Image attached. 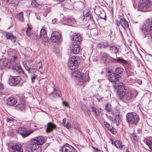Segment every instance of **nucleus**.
<instances>
[{
  "label": "nucleus",
  "instance_id": "603ef678",
  "mask_svg": "<svg viewBox=\"0 0 152 152\" xmlns=\"http://www.w3.org/2000/svg\"><path fill=\"white\" fill-rule=\"evenodd\" d=\"M4 86L2 83H0V89L3 90L4 89Z\"/></svg>",
  "mask_w": 152,
  "mask_h": 152
},
{
  "label": "nucleus",
  "instance_id": "9b49d317",
  "mask_svg": "<svg viewBox=\"0 0 152 152\" xmlns=\"http://www.w3.org/2000/svg\"><path fill=\"white\" fill-rule=\"evenodd\" d=\"M11 66V63L7 59H2L0 60V68L1 69L5 68H9Z\"/></svg>",
  "mask_w": 152,
  "mask_h": 152
},
{
  "label": "nucleus",
  "instance_id": "e433bc0d",
  "mask_svg": "<svg viewBox=\"0 0 152 152\" xmlns=\"http://www.w3.org/2000/svg\"><path fill=\"white\" fill-rule=\"evenodd\" d=\"M110 50H112L113 53H117L118 52V50L115 45L110 47Z\"/></svg>",
  "mask_w": 152,
  "mask_h": 152
},
{
  "label": "nucleus",
  "instance_id": "9d476101",
  "mask_svg": "<svg viewBox=\"0 0 152 152\" xmlns=\"http://www.w3.org/2000/svg\"><path fill=\"white\" fill-rule=\"evenodd\" d=\"M142 29L143 33L152 30V18L148 19L146 20L145 26H143Z\"/></svg>",
  "mask_w": 152,
  "mask_h": 152
},
{
  "label": "nucleus",
  "instance_id": "4468645a",
  "mask_svg": "<svg viewBox=\"0 0 152 152\" xmlns=\"http://www.w3.org/2000/svg\"><path fill=\"white\" fill-rule=\"evenodd\" d=\"M32 140H34L35 142L37 143L39 145H42L45 142V139L42 136L36 137L31 139Z\"/></svg>",
  "mask_w": 152,
  "mask_h": 152
},
{
  "label": "nucleus",
  "instance_id": "1a4fd4ad",
  "mask_svg": "<svg viewBox=\"0 0 152 152\" xmlns=\"http://www.w3.org/2000/svg\"><path fill=\"white\" fill-rule=\"evenodd\" d=\"M34 140H31L30 141V147L32 152H40L41 151L40 145L35 142Z\"/></svg>",
  "mask_w": 152,
  "mask_h": 152
},
{
  "label": "nucleus",
  "instance_id": "09e8293b",
  "mask_svg": "<svg viewBox=\"0 0 152 152\" xmlns=\"http://www.w3.org/2000/svg\"><path fill=\"white\" fill-rule=\"evenodd\" d=\"M63 104L66 107H69V105L68 103L67 102H66L65 101H63Z\"/></svg>",
  "mask_w": 152,
  "mask_h": 152
},
{
  "label": "nucleus",
  "instance_id": "aec40b11",
  "mask_svg": "<svg viewBox=\"0 0 152 152\" xmlns=\"http://www.w3.org/2000/svg\"><path fill=\"white\" fill-rule=\"evenodd\" d=\"M17 102L16 99L13 97L8 98L7 100V104L10 106H13Z\"/></svg>",
  "mask_w": 152,
  "mask_h": 152
},
{
  "label": "nucleus",
  "instance_id": "ddd939ff",
  "mask_svg": "<svg viewBox=\"0 0 152 152\" xmlns=\"http://www.w3.org/2000/svg\"><path fill=\"white\" fill-rule=\"evenodd\" d=\"M63 152H75L74 148L69 144L64 145L62 149Z\"/></svg>",
  "mask_w": 152,
  "mask_h": 152
},
{
  "label": "nucleus",
  "instance_id": "4be33fe9",
  "mask_svg": "<svg viewBox=\"0 0 152 152\" xmlns=\"http://www.w3.org/2000/svg\"><path fill=\"white\" fill-rule=\"evenodd\" d=\"M12 69L15 73H20L22 71L21 66L19 64H17L13 66L12 67Z\"/></svg>",
  "mask_w": 152,
  "mask_h": 152
},
{
  "label": "nucleus",
  "instance_id": "72a5a7b5",
  "mask_svg": "<svg viewBox=\"0 0 152 152\" xmlns=\"http://www.w3.org/2000/svg\"><path fill=\"white\" fill-rule=\"evenodd\" d=\"M131 138L132 142L134 143L137 142L138 139V137L134 134L131 135Z\"/></svg>",
  "mask_w": 152,
  "mask_h": 152
},
{
  "label": "nucleus",
  "instance_id": "6ab92c4d",
  "mask_svg": "<svg viewBox=\"0 0 152 152\" xmlns=\"http://www.w3.org/2000/svg\"><path fill=\"white\" fill-rule=\"evenodd\" d=\"M112 144L113 143L112 142ZM114 145L117 148H119L121 150H123L125 149V146L122 145V142L119 140H116L114 142Z\"/></svg>",
  "mask_w": 152,
  "mask_h": 152
},
{
  "label": "nucleus",
  "instance_id": "4d7b16f0",
  "mask_svg": "<svg viewBox=\"0 0 152 152\" xmlns=\"http://www.w3.org/2000/svg\"><path fill=\"white\" fill-rule=\"evenodd\" d=\"M94 150H95V152H97L98 151V150L97 148H94Z\"/></svg>",
  "mask_w": 152,
  "mask_h": 152
},
{
  "label": "nucleus",
  "instance_id": "7ed1b4c3",
  "mask_svg": "<svg viewBox=\"0 0 152 152\" xmlns=\"http://www.w3.org/2000/svg\"><path fill=\"white\" fill-rule=\"evenodd\" d=\"M72 75L73 78H77L80 85H81L86 81L85 75L79 71H75L72 73Z\"/></svg>",
  "mask_w": 152,
  "mask_h": 152
},
{
  "label": "nucleus",
  "instance_id": "20e7f679",
  "mask_svg": "<svg viewBox=\"0 0 152 152\" xmlns=\"http://www.w3.org/2000/svg\"><path fill=\"white\" fill-rule=\"evenodd\" d=\"M151 5L150 0H140L138 7L141 11L145 12L148 11V8L150 7Z\"/></svg>",
  "mask_w": 152,
  "mask_h": 152
},
{
  "label": "nucleus",
  "instance_id": "37998d69",
  "mask_svg": "<svg viewBox=\"0 0 152 152\" xmlns=\"http://www.w3.org/2000/svg\"><path fill=\"white\" fill-rule=\"evenodd\" d=\"M65 127L68 129H70L72 127V125L70 123L67 122L66 124L65 125Z\"/></svg>",
  "mask_w": 152,
  "mask_h": 152
},
{
  "label": "nucleus",
  "instance_id": "e2e57ef3",
  "mask_svg": "<svg viewBox=\"0 0 152 152\" xmlns=\"http://www.w3.org/2000/svg\"><path fill=\"white\" fill-rule=\"evenodd\" d=\"M103 19H104L105 20H106V18H103Z\"/></svg>",
  "mask_w": 152,
  "mask_h": 152
},
{
  "label": "nucleus",
  "instance_id": "4c0bfd02",
  "mask_svg": "<svg viewBox=\"0 0 152 152\" xmlns=\"http://www.w3.org/2000/svg\"><path fill=\"white\" fill-rule=\"evenodd\" d=\"M146 144L148 146L149 148L152 150V143L150 140H147L146 141Z\"/></svg>",
  "mask_w": 152,
  "mask_h": 152
},
{
  "label": "nucleus",
  "instance_id": "f257e3e1",
  "mask_svg": "<svg viewBox=\"0 0 152 152\" xmlns=\"http://www.w3.org/2000/svg\"><path fill=\"white\" fill-rule=\"evenodd\" d=\"M127 120L129 124H136L138 122L139 117L138 115L135 112H131L126 115Z\"/></svg>",
  "mask_w": 152,
  "mask_h": 152
},
{
  "label": "nucleus",
  "instance_id": "5fc2aeb1",
  "mask_svg": "<svg viewBox=\"0 0 152 152\" xmlns=\"http://www.w3.org/2000/svg\"><path fill=\"white\" fill-rule=\"evenodd\" d=\"M50 9L49 7H48L47 8V10L45 11V13H48L50 12Z\"/></svg>",
  "mask_w": 152,
  "mask_h": 152
},
{
  "label": "nucleus",
  "instance_id": "a19ab883",
  "mask_svg": "<svg viewBox=\"0 0 152 152\" xmlns=\"http://www.w3.org/2000/svg\"><path fill=\"white\" fill-rule=\"evenodd\" d=\"M31 28L29 26H28L27 30L26 31V33L29 37L31 35Z\"/></svg>",
  "mask_w": 152,
  "mask_h": 152
},
{
  "label": "nucleus",
  "instance_id": "c756f323",
  "mask_svg": "<svg viewBox=\"0 0 152 152\" xmlns=\"http://www.w3.org/2000/svg\"><path fill=\"white\" fill-rule=\"evenodd\" d=\"M113 59L116 61L118 63L125 64L127 63V61L124 60L123 58L120 57L117 58L116 59L113 58Z\"/></svg>",
  "mask_w": 152,
  "mask_h": 152
},
{
  "label": "nucleus",
  "instance_id": "680f3d73",
  "mask_svg": "<svg viewBox=\"0 0 152 152\" xmlns=\"http://www.w3.org/2000/svg\"><path fill=\"white\" fill-rule=\"evenodd\" d=\"M7 1H9L10 0H6Z\"/></svg>",
  "mask_w": 152,
  "mask_h": 152
},
{
  "label": "nucleus",
  "instance_id": "a878e982",
  "mask_svg": "<svg viewBox=\"0 0 152 152\" xmlns=\"http://www.w3.org/2000/svg\"><path fill=\"white\" fill-rule=\"evenodd\" d=\"M52 96L54 97L60 96L61 93L60 90L58 88L54 89L53 92L51 93Z\"/></svg>",
  "mask_w": 152,
  "mask_h": 152
},
{
  "label": "nucleus",
  "instance_id": "58836bf2",
  "mask_svg": "<svg viewBox=\"0 0 152 152\" xmlns=\"http://www.w3.org/2000/svg\"><path fill=\"white\" fill-rule=\"evenodd\" d=\"M72 127H73L76 130H77L78 129V124L75 121L73 122L72 124Z\"/></svg>",
  "mask_w": 152,
  "mask_h": 152
},
{
  "label": "nucleus",
  "instance_id": "49530a36",
  "mask_svg": "<svg viewBox=\"0 0 152 152\" xmlns=\"http://www.w3.org/2000/svg\"><path fill=\"white\" fill-rule=\"evenodd\" d=\"M96 99L99 102L102 101V98H100L98 95H96Z\"/></svg>",
  "mask_w": 152,
  "mask_h": 152
},
{
  "label": "nucleus",
  "instance_id": "6e6d98bb",
  "mask_svg": "<svg viewBox=\"0 0 152 152\" xmlns=\"http://www.w3.org/2000/svg\"><path fill=\"white\" fill-rule=\"evenodd\" d=\"M89 14L88 13L86 12V13L85 12H84L83 13V16L85 17H87L88 16Z\"/></svg>",
  "mask_w": 152,
  "mask_h": 152
},
{
  "label": "nucleus",
  "instance_id": "13d9d810",
  "mask_svg": "<svg viewBox=\"0 0 152 152\" xmlns=\"http://www.w3.org/2000/svg\"><path fill=\"white\" fill-rule=\"evenodd\" d=\"M42 66H40L39 67V69H38V70L39 71H40L42 70Z\"/></svg>",
  "mask_w": 152,
  "mask_h": 152
},
{
  "label": "nucleus",
  "instance_id": "423d86ee",
  "mask_svg": "<svg viewBox=\"0 0 152 152\" xmlns=\"http://www.w3.org/2000/svg\"><path fill=\"white\" fill-rule=\"evenodd\" d=\"M108 73L109 81L113 83L114 85L115 86L116 82L119 81L120 76L119 75H115L111 69H108Z\"/></svg>",
  "mask_w": 152,
  "mask_h": 152
},
{
  "label": "nucleus",
  "instance_id": "864d4df0",
  "mask_svg": "<svg viewBox=\"0 0 152 152\" xmlns=\"http://www.w3.org/2000/svg\"><path fill=\"white\" fill-rule=\"evenodd\" d=\"M72 20H73L72 19L70 18H67L66 20L67 22L70 23L72 21Z\"/></svg>",
  "mask_w": 152,
  "mask_h": 152
},
{
  "label": "nucleus",
  "instance_id": "69168bd1",
  "mask_svg": "<svg viewBox=\"0 0 152 152\" xmlns=\"http://www.w3.org/2000/svg\"><path fill=\"white\" fill-rule=\"evenodd\" d=\"M126 152H129V151H127Z\"/></svg>",
  "mask_w": 152,
  "mask_h": 152
},
{
  "label": "nucleus",
  "instance_id": "2f4dec72",
  "mask_svg": "<svg viewBox=\"0 0 152 152\" xmlns=\"http://www.w3.org/2000/svg\"><path fill=\"white\" fill-rule=\"evenodd\" d=\"M90 110H91L92 114H94L95 116H98L99 115V113L98 112L97 113L96 111V108L93 107H91L90 108Z\"/></svg>",
  "mask_w": 152,
  "mask_h": 152
},
{
  "label": "nucleus",
  "instance_id": "f8f14e48",
  "mask_svg": "<svg viewBox=\"0 0 152 152\" xmlns=\"http://www.w3.org/2000/svg\"><path fill=\"white\" fill-rule=\"evenodd\" d=\"M61 34L57 31L53 32L51 34V40L52 42H55L59 39H60Z\"/></svg>",
  "mask_w": 152,
  "mask_h": 152
},
{
  "label": "nucleus",
  "instance_id": "0e129e2a",
  "mask_svg": "<svg viewBox=\"0 0 152 152\" xmlns=\"http://www.w3.org/2000/svg\"><path fill=\"white\" fill-rule=\"evenodd\" d=\"M90 113H88V115H89Z\"/></svg>",
  "mask_w": 152,
  "mask_h": 152
},
{
  "label": "nucleus",
  "instance_id": "412c9836",
  "mask_svg": "<svg viewBox=\"0 0 152 152\" xmlns=\"http://www.w3.org/2000/svg\"><path fill=\"white\" fill-rule=\"evenodd\" d=\"M72 40L77 42H80L81 39V37L79 34L75 33L71 37Z\"/></svg>",
  "mask_w": 152,
  "mask_h": 152
},
{
  "label": "nucleus",
  "instance_id": "f3484780",
  "mask_svg": "<svg viewBox=\"0 0 152 152\" xmlns=\"http://www.w3.org/2000/svg\"><path fill=\"white\" fill-rule=\"evenodd\" d=\"M110 56L106 53H102L100 58L102 62L106 63L109 62Z\"/></svg>",
  "mask_w": 152,
  "mask_h": 152
},
{
  "label": "nucleus",
  "instance_id": "7c9ffc66",
  "mask_svg": "<svg viewBox=\"0 0 152 152\" xmlns=\"http://www.w3.org/2000/svg\"><path fill=\"white\" fill-rule=\"evenodd\" d=\"M25 107V105L23 104H18L15 107V109L18 110H23Z\"/></svg>",
  "mask_w": 152,
  "mask_h": 152
},
{
  "label": "nucleus",
  "instance_id": "3c124183",
  "mask_svg": "<svg viewBox=\"0 0 152 152\" xmlns=\"http://www.w3.org/2000/svg\"><path fill=\"white\" fill-rule=\"evenodd\" d=\"M6 121L7 122H9V123L12 122L13 121L12 119H11L9 118H7V119Z\"/></svg>",
  "mask_w": 152,
  "mask_h": 152
},
{
  "label": "nucleus",
  "instance_id": "c85d7f7f",
  "mask_svg": "<svg viewBox=\"0 0 152 152\" xmlns=\"http://www.w3.org/2000/svg\"><path fill=\"white\" fill-rule=\"evenodd\" d=\"M24 66L25 69L28 72L31 73L33 72H31V66L29 64L28 61H27L26 62V64H24Z\"/></svg>",
  "mask_w": 152,
  "mask_h": 152
},
{
  "label": "nucleus",
  "instance_id": "6e6552de",
  "mask_svg": "<svg viewBox=\"0 0 152 152\" xmlns=\"http://www.w3.org/2000/svg\"><path fill=\"white\" fill-rule=\"evenodd\" d=\"M68 65L71 69H76L78 66L77 57L73 56L69 58Z\"/></svg>",
  "mask_w": 152,
  "mask_h": 152
},
{
  "label": "nucleus",
  "instance_id": "473e14b6",
  "mask_svg": "<svg viewBox=\"0 0 152 152\" xmlns=\"http://www.w3.org/2000/svg\"><path fill=\"white\" fill-rule=\"evenodd\" d=\"M115 72L116 74H117L115 75L118 76L119 75L120 76V77L121 76L119 75V74L121 75L122 73L123 72L122 69L120 67H116L115 69Z\"/></svg>",
  "mask_w": 152,
  "mask_h": 152
},
{
  "label": "nucleus",
  "instance_id": "de8ad7c7",
  "mask_svg": "<svg viewBox=\"0 0 152 152\" xmlns=\"http://www.w3.org/2000/svg\"><path fill=\"white\" fill-rule=\"evenodd\" d=\"M104 124L106 127L108 128L110 127V124L108 123L104 122Z\"/></svg>",
  "mask_w": 152,
  "mask_h": 152
},
{
  "label": "nucleus",
  "instance_id": "393cba45",
  "mask_svg": "<svg viewBox=\"0 0 152 152\" xmlns=\"http://www.w3.org/2000/svg\"><path fill=\"white\" fill-rule=\"evenodd\" d=\"M6 37L7 39H9L12 41L15 42L16 40V37L14 36L12 34L10 33H6Z\"/></svg>",
  "mask_w": 152,
  "mask_h": 152
},
{
  "label": "nucleus",
  "instance_id": "a18cd8bd",
  "mask_svg": "<svg viewBox=\"0 0 152 152\" xmlns=\"http://www.w3.org/2000/svg\"><path fill=\"white\" fill-rule=\"evenodd\" d=\"M37 77V75L34 74L31 76V78L32 83L34 82Z\"/></svg>",
  "mask_w": 152,
  "mask_h": 152
},
{
  "label": "nucleus",
  "instance_id": "0eeeda50",
  "mask_svg": "<svg viewBox=\"0 0 152 152\" xmlns=\"http://www.w3.org/2000/svg\"><path fill=\"white\" fill-rule=\"evenodd\" d=\"M118 88L117 90V94L119 97L121 99L124 98V96L126 92V86L123 83H119L118 84Z\"/></svg>",
  "mask_w": 152,
  "mask_h": 152
},
{
  "label": "nucleus",
  "instance_id": "f03ea898",
  "mask_svg": "<svg viewBox=\"0 0 152 152\" xmlns=\"http://www.w3.org/2000/svg\"><path fill=\"white\" fill-rule=\"evenodd\" d=\"M35 130V129L27 130L26 128L20 126L18 129L17 132L20 134L23 138H25L29 136Z\"/></svg>",
  "mask_w": 152,
  "mask_h": 152
},
{
  "label": "nucleus",
  "instance_id": "b1692460",
  "mask_svg": "<svg viewBox=\"0 0 152 152\" xmlns=\"http://www.w3.org/2000/svg\"><path fill=\"white\" fill-rule=\"evenodd\" d=\"M20 77H14L11 78L10 80V82L12 84L15 85L18 84L20 81Z\"/></svg>",
  "mask_w": 152,
  "mask_h": 152
},
{
  "label": "nucleus",
  "instance_id": "bb28decb",
  "mask_svg": "<svg viewBox=\"0 0 152 152\" xmlns=\"http://www.w3.org/2000/svg\"><path fill=\"white\" fill-rule=\"evenodd\" d=\"M12 148L13 150V151H17L19 152H23V149L20 146L18 145H15L12 146Z\"/></svg>",
  "mask_w": 152,
  "mask_h": 152
},
{
  "label": "nucleus",
  "instance_id": "5701e85b",
  "mask_svg": "<svg viewBox=\"0 0 152 152\" xmlns=\"http://www.w3.org/2000/svg\"><path fill=\"white\" fill-rule=\"evenodd\" d=\"M97 48L99 49H105L109 47L107 42H103L99 43L97 45Z\"/></svg>",
  "mask_w": 152,
  "mask_h": 152
},
{
  "label": "nucleus",
  "instance_id": "c9c22d12",
  "mask_svg": "<svg viewBox=\"0 0 152 152\" xmlns=\"http://www.w3.org/2000/svg\"><path fill=\"white\" fill-rule=\"evenodd\" d=\"M46 31L45 27H43L41 30L40 34V38H41L42 36L46 34Z\"/></svg>",
  "mask_w": 152,
  "mask_h": 152
},
{
  "label": "nucleus",
  "instance_id": "a211bd4d",
  "mask_svg": "<svg viewBox=\"0 0 152 152\" xmlns=\"http://www.w3.org/2000/svg\"><path fill=\"white\" fill-rule=\"evenodd\" d=\"M56 128V126L54 123L49 122L47 124L46 131L47 132L49 133Z\"/></svg>",
  "mask_w": 152,
  "mask_h": 152
},
{
  "label": "nucleus",
  "instance_id": "39448f33",
  "mask_svg": "<svg viewBox=\"0 0 152 152\" xmlns=\"http://www.w3.org/2000/svg\"><path fill=\"white\" fill-rule=\"evenodd\" d=\"M116 24L118 26L119 30H126L129 28V25L128 22L124 18H121L119 21H116Z\"/></svg>",
  "mask_w": 152,
  "mask_h": 152
},
{
  "label": "nucleus",
  "instance_id": "c03bdc74",
  "mask_svg": "<svg viewBox=\"0 0 152 152\" xmlns=\"http://www.w3.org/2000/svg\"><path fill=\"white\" fill-rule=\"evenodd\" d=\"M36 1L37 0H32L31 4L33 7H35L37 5L39 4Z\"/></svg>",
  "mask_w": 152,
  "mask_h": 152
},
{
  "label": "nucleus",
  "instance_id": "cd10ccee",
  "mask_svg": "<svg viewBox=\"0 0 152 152\" xmlns=\"http://www.w3.org/2000/svg\"><path fill=\"white\" fill-rule=\"evenodd\" d=\"M15 18L23 22L24 21L23 12H20L18 13L16 15Z\"/></svg>",
  "mask_w": 152,
  "mask_h": 152
},
{
  "label": "nucleus",
  "instance_id": "dca6fc26",
  "mask_svg": "<svg viewBox=\"0 0 152 152\" xmlns=\"http://www.w3.org/2000/svg\"><path fill=\"white\" fill-rule=\"evenodd\" d=\"M133 97V94L132 92L129 90H127L124 98L127 100H131Z\"/></svg>",
  "mask_w": 152,
  "mask_h": 152
},
{
  "label": "nucleus",
  "instance_id": "bf43d9fd",
  "mask_svg": "<svg viewBox=\"0 0 152 152\" xmlns=\"http://www.w3.org/2000/svg\"><path fill=\"white\" fill-rule=\"evenodd\" d=\"M119 114H116V116H115V119H116V118H117L118 119V118H119Z\"/></svg>",
  "mask_w": 152,
  "mask_h": 152
},
{
  "label": "nucleus",
  "instance_id": "8fccbe9b",
  "mask_svg": "<svg viewBox=\"0 0 152 152\" xmlns=\"http://www.w3.org/2000/svg\"><path fill=\"white\" fill-rule=\"evenodd\" d=\"M66 119L65 118H64L63 120V121L62 122V125L63 126H65V123L66 122Z\"/></svg>",
  "mask_w": 152,
  "mask_h": 152
},
{
  "label": "nucleus",
  "instance_id": "79ce46f5",
  "mask_svg": "<svg viewBox=\"0 0 152 152\" xmlns=\"http://www.w3.org/2000/svg\"><path fill=\"white\" fill-rule=\"evenodd\" d=\"M81 109L85 112L87 113L88 111L87 107L85 105H81L80 106Z\"/></svg>",
  "mask_w": 152,
  "mask_h": 152
},
{
  "label": "nucleus",
  "instance_id": "f704fd0d",
  "mask_svg": "<svg viewBox=\"0 0 152 152\" xmlns=\"http://www.w3.org/2000/svg\"><path fill=\"white\" fill-rule=\"evenodd\" d=\"M105 110L108 112H110L112 110L111 105L107 103L105 105Z\"/></svg>",
  "mask_w": 152,
  "mask_h": 152
},
{
  "label": "nucleus",
  "instance_id": "ea45409f",
  "mask_svg": "<svg viewBox=\"0 0 152 152\" xmlns=\"http://www.w3.org/2000/svg\"><path fill=\"white\" fill-rule=\"evenodd\" d=\"M44 42H47L49 41V38L47 37L46 34L45 35L42 36L41 38H40Z\"/></svg>",
  "mask_w": 152,
  "mask_h": 152
},
{
  "label": "nucleus",
  "instance_id": "2eb2a0df",
  "mask_svg": "<svg viewBox=\"0 0 152 152\" xmlns=\"http://www.w3.org/2000/svg\"><path fill=\"white\" fill-rule=\"evenodd\" d=\"M80 47L79 45L76 43L73 44L71 48V50L74 54H77L79 52Z\"/></svg>",
  "mask_w": 152,
  "mask_h": 152
},
{
  "label": "nucleus",
  "instance_id": "052dcab7",
  "mask_svg": "<svg viewBox=\"0 0 152 152\" xmlns=\"http://www.w3.org/2000/svg\"><path fill=\"white\" fill-rule=\"evenodd\" d=\"M56 19H55V20H52V22H53V23H55L56 22Z\"/></svg>",
  "mask_w": 152,
  "mask_h": 152
}]
</instances>
